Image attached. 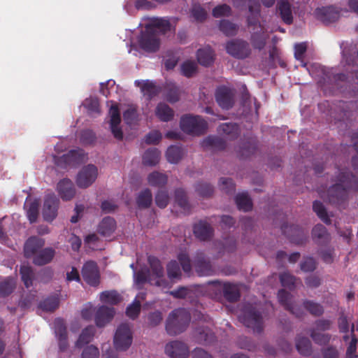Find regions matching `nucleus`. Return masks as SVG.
Masks as SVG:
<instances>
[{
  "label": "nucleus",
  "instance_id": "nucleus-1",
  "mask_svg": "<svg viewBox=\"0 0 358 358\" xmlns=\"http://www.w3.org/2000/svg\"><path fill=\"white\" fill-rule=\"evenodd\" d=\"M335 183L327 191V201L337 208H344L350 190L358 192V177L348 169H338L332 179Z\"/></svg>",
  "mask_w": 358,
  "mask_h": 358
},
{
  "label": "nucleus",
  "instance_id": "nucleus-2",
  "mask_svg": "<svg viewBox=\"0 0 358 358\" xmlns=\"http://www.w3.org/2000/svg\"><path fill=\"white\" fill-rule=\"evenodd\" d=\"M170 29L171 24L168 20H153L145 26V31L141 32L138 40L139 47L148 52H157L160 46L159 34H165Z\"/></svg>",
  "mask_w": 358,
  "mask_h": 358
},
{
  "label": "nucleus",
  "instance_id": "nucleus-3",
  "mask_svg": "<svg viewBox=\"0 0 358 358\" xmlns=\"http://www.w3.org/2000/svg\"><path fill=\"white\" fill-rule=\"evenodd\" d=\"M191 320V314L185 308L172 310L166 321V331L171 336H176L184 332Z\"/></svg>",
  "mask_w": 358,
  "mask_h": 358
},
{
  "label": "nucleus",
  "instance_id": "nucleus-4",
  "mask_svg": "<svg viewBox=\"0 0 358 358\" xmlns=\"http://www.w3.org/2000/svg\"><path fill=\"white\" fill-rule=\"evenodd\" d=\"M241 320L248 328L252 329L254 333L261 334L264 328V322L261 311L256 306L245 303L242 308Z\"/></svg>",
  "mask_w": 358,
  "mask_h": 358
},
{
  "label": "nucleus",
  "instance_id": "nucleus-5",
  "mask_svg": "<svg viewBox=\"0 0 358 358\" xmlns=\"http://www.w3.org/2000/svg\"><path fill=\"white\" fill-rule=\"evenodd\" d=\"M180 126L185 133L194 136L203 134L208 129V124L202 117L191 115L182 116Z\"/></svg>",
  "mask_w": 358,
  "mask_h": 358
},
{
  "label": "nucleus",
  "instance_id": "nucleus-6",
  "mask_svg": "<svg viewBox=\"0 0 358 358\" xmlns=\"http://www.w3.org/2000/svg\"><path fill=\"white\" fill-rule=\"evenodd\" d=\"M132 333L128 324L122 323L114 336V345L117 350H127L132 343Z\"/></svg>",
  "mask_w": 358,
  "mask_h": 358
},
{
  "label": "nucleus",
  "instance_id": "nucleus-7",
  "mask_svg": "<svg viewBox=\"0 0 358 358\" xmlns=\"http://www.w3.org/2000/svg\"><path fill=\"white\" fill-rule=\"evenodd\" d=\"M150 271L152 280L150 281L159 287H166L168 282L164 278V271L160 260L152 255L148 257Z\"/></svg>",
  "mask_w": 358,
  "mask_h": 358
},
{
  "label": "nucleus",
  "instance_id": "nucleus-8",
  "mask_svg": "<svg viewBox=\"0 0 358 358\" xmlns=\"http://www.w3.org/2000/svg\"><path fill=\"white\" fill-rule=\"evenodd\" d=\"M227 52L234 58L243 59L249 57L251 50L249 43L242 39H233L226 44Z\"/></svg>",
  "mask_w": 358,
  "mask_h": 358
},
{
  "label": "nucleus",
  "instance_id": "nucleus-9",
  "mask_svg": "<svg viewBox=\"0 0 358 358\" xmlns=\"http://www.w3.org/2000/svg\"><path fill=\"white\" fill-rule=\"evenodd\" d=\"M208 284L213 285L217 291L222 292L224 299L229 302H236L241 297L239 289L234 284L222 283L219 280L209 281Z\"/></svg>",
  "mask_w": 358,
  "mask_h": 358
},
{
  "label": "nucleus",
  "instance_id": "nucleus-10",
  "mask_svg": "<svg viewBox=\"0 0 358 358\" xmlns=\"http://www.w3.org/2000/svg\"><path fill=\"white\" fill-rule=\"evenodd\" d=\"M83 158V150H71L61 157H55V163L61 168H66L69 166H75L80 164Z\"/></svg>",
  "mask_w": 358,
  "mask_h": 358
},
{
  "label": "nucleus",
  "instance_id": "nucleus-11",
  "mask_svg": "<svg viewBox=\"0 0 358 358\" xmlns=\"http://www.w3.org/2000/svg\"><path fill=\"white\" fill-rule=\"evenodd\" d=\"M98 169L93 164H88L84 166L78 173L76 184L80 188L90 187L96 179Z\"/></svg>",
  "mask_w": 358,
  "mask_h": 358
},
{
  "label": "nucleus",
  "instance_id": "nucleus-12",
  "mask_svg": "<svg viewBox=\"0 0 358 358\" xmlns=\"http://www.w3.org/2000/svg\"><path fill=\"white\" fill-rule=\"evenodd\" d=\"M164 351L170 358H187L189 349L187 345L180 341L175 340L166 344Z\"/></svg>",
  "mask_w": 358,
  "mask_h": 358
},
{
  "label": "nucleus",
  "instance_id": "nucleus-13",
  "mask_svg": "<svg viewBox=\"0 0 358 358\" xmlns=\"http://www.w3.org/2000/svg\"><path fill=\"white\" fill-rule=\"evenodd\" d=\"M82 275L84 280L90 285L96 287L100 282V274L96 262H87L83 266Z\"/></svg>",
  "mask_w": 358,
  "mask_h": 358
},
{
  "label": "nucleus",
  "instance_id": "nucleus-14",
  "mask_svg": "<svg viewBox=\"0 0 358 358\" xmlns=\"http://www.w3.org/2000/svg\"><path fill=\"white\" fill-rule=\"evenodd\" d=\"M59 201L55 194L46 195L43 208V217L47 222H52L57 215Z\"/></svg>",
  "mask_w": 358,
  "mask_h": 358
},
{
  "label": "nucleus",
  "instance_id": "nucleus-15",
  "mask_svg": "<svg viewBox=\"0 0 358 358\" xmlns=\"http://www.w3.org/2000/svg\"><path fill=\"white\" fill-rule=\"evenodd\" d=\"M281 230L282 234L285 235L291 242L296 245H301L306 242V234L303 229L299 225L283 224L281 226Z\"/></svg>",
  "mask_w": 358,
  "mask_h": 358
},
{
  "label": "nucleus",
  "instance_id": "nucleus-16",
  "mask_svg": "<svg viewBox=\"0 0 358 358\" xmlns=\"http://www.w3.org/2000/svg\"><path fill=\"white\" fill-rule=\"evenodd\" d=\"M311 238L315 244L320 247H326L331 241V236L327 229L322 224H317L311 231Z\"/></svg>",
  "mask_w": 358,
  "mask_h": 358
},
{
  "label": "nucleus",
  "instance_id": "nucleus-17",
  "mask_svg": "<svg viewBox=\"0 0 358 358\" xmlns=\"http://www.w3.org/2000/svg\"><path fill=\"white\" fill-rule=\"evenodd\" d=\"M215 99L223 109H229L234 104V95L231 89L226 86L217 87L215 92Z\"/></svg>",
  "mask_w": 358,
  "mask_h": 358
},
{
  "label": "nucleus",
  "instance_id": "nucleus-18",
  "mask_svg": "<svg viewBox=\"0 0 358 358\" xmlns=\"http://www.w3.org/2000/svg\"><path fill=\"white\" fill-rule=\"evenodd\" d=\"M194 266L197 274L199 276H209L214 273V269L210 260H208L203 252L196 253L194 259Z\"/></svg>",
  "mask_w": 358,
  "mask_h": 358
},
{
  "label": "nucleus",
  "instance_id": "nucleus-19",
  "mask_svg": "<svg viewBox=\"0 0 358 358\" xmlns=\"http://www.w3.org/2000/svg\"><path fill=\"white\" fill-rule=\"evenodd\" d=\"M292 294L283 289H280L278 292V299L280 304L296 317H302L303 315L302 310L292 303Z\"/></svg>",
  "mask_w": 358,
  "mask_h": 358
},
{
  "label": "nucleus",
  "instance_id": "nucleus-20",
  "mask_svg": "<svg viewBox=\"0 0 358 358\" xmlns=\"http://www.w3.org/2000/svg\"><path fill=\"white\" fill-rule=\"evenodd\" d=\"M194 336L201 344L208 345L215 341L214 332L208 326L198 325L194 330Z\"/></svg>",
  "mask_w": 358,
  "mask_h": 358
},
{
  "label": "nucleus",
  "instance_id": "nucleus-21",
  "mask_svg": "<svg viewBox=\"0 0 358 358\" xmlns=\"http://www.w3.org/2000/svg\"><path fill=\"white\" fill-rule=\"evenodd\" d=\"M110 126L111 132L114 137L117 140L123 138V132L122 129L119 127L121 122L120 113L117 105H113L110 108Z\"/></svg>",
  "mask_w": 358,
  "mask_h": 358
},
{
  "label": "nucleus",
  "instance_id": "nucleus-22",
  "mask_svg": "<svg viewBox=\"0 0 358 358\" xmlns=\"http://www.w3.org/2000/svg\"><path fill=\"white\" fill-rule=\"evenodd\" d=\"M45 245V241L37 236H31L25 242L24 246V256L27 258L34 257Z\"/></svg>",
  "mask_w": 358,
  "mask_h": 358
},
{
  "label": "nucleus",
  "instance_id": "nucleus-23",
  "mask_svg": "<svg viewBox=\"0 0 358 358\" xmlns=\"http://www.w3.org/2000/svg\"><path fill=\"white\" fill-rule=\"evenodd\" d=\"M315 14L318 20L325 24L334 22L340 16L339 12L333 6L317 8Z\"/></svg>",
  "mask_w": 358,
  "mask_h": 358
},
{
  "label": "nucleus",
  "instance_id": "nucleus-24",
  "mask_svg": "<svg viewBox=\"0 0 358 358\" xmlns=\"http://www.w3.org/2000/svg\"><path fill=\"white\" fill-rule=\"evenodd\" d=\"M201 145L203 150L213 152L223 150L227 147L226 141L216 136H208L202 141Z\"/></svg>",
  "mask_w": 358,
  "mask_h": 358
},
{
  "label": "nucleus",
  "instance_id": "nucleus-25",
  "mask_svg": "<svg viewBox=\"0 0 358 358\" xmlns=\"http://www.w3.org/2000/svg\"><path fill=\"white\" fill-rule=\"evenodd\" d=\"M57 190L60 197L64 201L72 199L76 194L74 185L68 178H64L57 183Z\"/></svg>",
  "mask_w": 358,
  "mask_h": 358
},
{
  "label": "nucleus",
  "instance_id": "nucleus-26",
  "mask_svg": "<svg viewBox=\"0 0 358 358\" xmlns=\"http://www.w3.org/2000/svg\"><path fill=\"white\" fill-rule=\"evenodd\" d=\"M115 313V308L113 307H108L106 306H100L95 315V322L97 327H104L114 317Z\"/></svg>",
  "mask_w": 358,
  "mask_h": 358
},
{
  "label": "nucleus",
  "instance_id": "nucleus-27",
  "mask_svg": "<svg viewBox=\"0 0 358 358\" xmlns=\"http://www.w3.org/2000/svg\"><path fill=\"white\" fill-rule=\"evenodd\" d=\"M276 9L285 24L289 25L293 23L292 6L287 0H280L277 3Z\"/></svg>",
  "mask_w": 358,
  "mask_h": 358
},
{
  "label": "nucleus",
  "instance_id": "nucleus-28",
  "mask_svg": "<svg viewBox=\"0 0 358 358\" xmlns=\"http://www.w3.org/2000/svg\"><path fill=\"white\" fill-rule=\"evenodd\" d=\"M257 150V142L256 139L250 138L241 141L238 154L240 157L246 159L254 155Z\"/></svg>",
  "mask_w": 358,
  "mask_h": 358
},
{
  "label": "nucleus",
  "instance_id": "nucleus-29",
  "mask_svg": "<svg viewBox=\"0 0 358 358\" xmlns=\"http://www.w3.org/2000/svg\"><path fill=\"white\" fill-rule=\"evenodd\" d=\"M194 234L201 241H208L213 236V229L206 222L200 221L194 224Z\"/></svg>",
  "mask_w": 358,
  "mask_h": 358
},
{
  "label": "nucleus",
  "instance_id": "nucleus-30",
  "mask_svg": "<svg viewBox=\"0 0 358 358\" xmlns=\"http://www.w3.org/2000/svg\"><path fill=\"white\" fill-rule=\"evenodd\" d=\"M55 255V250L52 248L41 249L34 257L33 263L37 266H43L50 263Z\"/></svg>",
  "mask_w": 358,
  "mask_h": 358
},
{
  "label": "nucleus",
  "instance_id": "nucleus-31",
  "mask_svg": "<svg viewBox=\"0 0 358 358\" xmlns=\"http://www.w3.org/2000/svg\"><path fill=\"white\" fill-rule=\"evenodd\" d=\"M116 229V222L114 218L107 216L101 220L97 229L98 233L104 236L108 237L112 235Z\"/></svg>",
  "mask_w": 358,
  "mask_h": 358
},
{
  "label": "nucleus",
  "instance_id": "nucleus-32",
  "mask_svg": "<svg viewBox=\"0 0 358 358\" xmlns=\"http://www.w3.org/2000/svg\"><path fill=\"white\" fill-rule=\"evenodd\" d=\"M267 38L264 28L252 31L250 37L252 45L254 48L261 50L265 47Z\"/></svg>",
  "mask_w": 358,
  "mask_h": 358
},
{
  "label": "nucleus",
  "instance_id": "nucleus-33",
  "mask_svg": "<svg viewBox=\"0 0 358 358\" xmlns=\"http://www.w3.org/2000/svg\"><path fill=\"white\" fill-rule=\"evenodd\" d=\"M160 156L161 152L157 148H149L144 152L143 155V164L145 166H155L159 162Z\"/></svg>",
  "mask_w": 358,
  "mask_h": 358
},
{
  "label": "nucleus",
  "instance_id": "nucleus-34",
  "mask_svg": "<svg viewBox=\"0 0 358 358\" xmlns=\"http://www.w3.org/2000/svg\"><path fill=\"white\" fill-rule=\"evenodd\" d=\"M219 131L229 139H235L240 135L238 124L234 122L223 123L219 126Z\"/></svg>",
  "mask_w": 358,
  "mask_h": 358
},
{
  "label": "nucleus",
  "instance_id": "nucleus-35",
  "mask_svg": "<svg viewBox=\"0 0 358 358\" xmlns=\"http://www.w3.org/2000/svg\"><path fill=\"white\" fill-rule=\"evenodd\" d=\"M214 52L210 48L199 49L196 52L198 62L204 66H210L214 61Z\"/></svg>",
  "mask_w": 358,
  "mask_h": 358
},
{
  "label": "nucleus",
  "instance_id": "nucleus-36",
  "mask_svg": "<svg viewBox=\"0 0 358 358\" xmlns=\"http://www.w3.org/2000/svg\"><path fill=\"white\" fill-rule=\"evenodd\" d=\"M95 334V328L92 325L85 327L80 334L76 343V347L82 348L84 345L90 343Z\"/></svg>",
  "mask_w": 358,
  "mask_h": 358
},
{
  "label": "nucleus",
  "instance_id": "nucleus-37",
  "mask_svg": "<svg viewBox=\"0 0 358 358\" xmlns=\"http://www.w3.org/2000/svg\"><path fill=\"white\" fill-rule=\"evenodd\" d=\"M157 117L162 122L171 121L174 115V112L167 104L159 103L155 109Z\"/></svg>",
  "mask_w": 358,
  "mask_h": 358
},
{
  "label": "nucleus",
  "instance_id": "nucleus-38",
  "mask_svg": "<svg viewBox=\"0 0 358 358\" xmlns=\"http://www.w3.org/2000/svg\"><path fill=\"white\" fill-rule=\"evenodd\" d=\"M180 92L178 87L173 83H167L164 87L166 99L171 103L177 102L180 99Z\"/></svg>",
  "mask_w": 358,
  "mask_h": 358
},
{
  "label": "nucleus",
  "instance_id": "nucleus-39",
  "mask_svg": "<svg viewBox=\"0 0 358 358\" xmlns=\"http://www.w3.org/2000/svg\"><path fill=\"white\" fill-rule=\"evenodd\" d=\"M296 348L303 356H309L312 351L311 342L305 336H298L296 338Z\"/></svg>",
  "mask_w": 358,
  "mask_h": 358
},
{
  "label": "nucleus",
  "instance_id": "nucleus-40",
  "mask_svg": "<svg viewBox=\"0 0 358 358\" xmlns=\"http://www.w3.org/2000/svg\"><path fill=\"white\" fill-rule=\"evenodd\" d=\"M184 155L183 149L179 145H171L168 148L166 157L169 162L177 164Z\"/></svg>",
  "mask_w": 358,
  "mask_h": 358
},
{
  "label": "nucleus",
  "instance_id": "nucleus-41",
  "mask_svg": "<svg viewBox=\"0 0 358 358\" xmlns=\"http://www.w3.org/2000/svg\"><path fill=\"white\" fill-rule=\"evenodd\" d=\"M235 202L239 210L248 212L252 208V202L247 192L238 194L235 197Z\"/></svg>",
  "mask_w": 358,
  "mask_h": 358
},
{
  "label": "nucleus",
  "instance_id": "nucleus-42",
  "mask_svg": "<svg viewBox=\"0 0 358 358\" xmlns=\"http://www.w3.org/2000/svg\"><path fill=\"white\" fill-rule=\"evenodd\" d=\"M303 306L306 310L315 317H320L324 312L322 305L313 300H304L303 301Z\"/></svg>",
  "mask_w": 358,
  "mask_h": 358
},
{
  "label": "nucleus",
  "instance_id": "nucleus-43",
  "mask_svg": "<svg viewBox=\"0 0 358 358\" xmlns=\"http://www.w3.org/2000/svg\"><path fill=\"white\" fill-rule=\"evenodd\" d=\"M148 181L152 187H162L166 185L168 177L164 173L153 171L148 175Z\"/></svg>",
  "mask_w": 358,
  "mask_h": 358
},
{
  "label": "nucleus",
  "instance_id": "nucleus-44",
  "mask_svg": "<svg viewBox=\"0 0 358 358\" xmlns=\"http://www.w3.org/2000/svg\"><path fill=\"white\" fill-rule=\"evenodd\" d=\"M313 210L317 217L327 225L331 224V220L324 204L320 201H315Z\"/></svg>",
  "mask_w": 358,
  "mask_h": 358
},
{
  "label": "nucleus",
  "instance_id": "nucleus-45",
  "mask_svg": "<svg viewBox=\"0 0 358 358\" xmlns=\"http://www.w3.org/2000/svg\"><path fill=\"white\" fill-rule=\"evenodd\" d=\"M313 210L317 217L327 225L331 224V220L324 204L320 201H315Z\"/></svg>",
  "mask_w": 358,
  "mask_h": 358
},
{
  "label": "nucleus",
  "instance_id": "nucleus-46",
  "mask_svg": "<svg viewBox=\"0 0 358 358\" xmlns=\"http://www.w3.org/2000/svg\"><path fill=\"white\" fill-rule=\"evenodd\" d=\"M338 108L342 113V118L348 119L352 116V112L358 109V106L357 101H339Z\"/></svg>",
  "mask_w": 358,
  "mask_h": 358
},
{
  "label": "nucleus",
  "instance_id": "nucleus-47",
  "mask_svg": "<svg viewBox=\"0 0 358 358\" xmlns=\"http://www.w3.org/2000/svg\"><path fill=\"white\" fill-rule=\"evenodd\" d=\"M152 201V194L148 188L141 191L136 198V203L140 208H149L151 206Z\"/></svg>",
  "mask_w": 358,
  "mask_h": 358
},
{
  "label": "nucleus",
  "instance_id": "nucleus-48",
  "mask_svg": "<svg viewBox=\"0 0 358 358\" xmlns=\"http://www.w3.org/2000/svg\"><path fill=\"white\" fill-rule=\"evenodd\" d=\"M21 280L27 288L33 285L34 279V273L32 268L27 265H22L20 269Z\"/></svg>",
  "mask_w": 358,
  "mask_h": 358
},
{
  "label": "nucleus",
  "instance_id": "nucleus-49",
  "mask_svg": "<svg viewBox=\"0 0 358 358\" xmlns=\"http://www.w3.org/2000/svg\"><path fill=\"white\" fill-rule=\"evenodd\" d=\"M152 280L150 271L148 268H143L134 272V281L136 285H143L148 282L151 285H155L150 282Z\"/></svg>",
  "mask_w": 358,
  "mask_h": 358
},
{
  "label": "nucleus",
  "instance_id": "nucleus-50",
  "mask_svg": "<svg viewBox=\"0 0 358 358\" xmlns=\"http://www.w3.org/2000/svg\"><path fill=\"white\" fill-rule=\"evenodd\" d=\"M15 288V280L13 278L7 277L0 282V297L10 295Z\"/></svg>",
  "mask_w": 358,
  "mask_h": 358
},
{
  "label": "nucleus",
  "instance_id": "nucleus-51",
  "mask_svg": "<svg viewBox=\"0 0 358 358\" xmlns=\"http://www.w3.org/2000/svg\"><path fill=\"white\" fill-rule=\"evenodd\" d=\"M37 301V295L36 291H31L23 294L18 303L19 307L22 310L29 309Z\"/></svg>",
  "mask_w": 358,
  "mask_h": 358
},
{
  "label": "nucleus",
  "instance_id": "nucleus-52",
  "mask_svg": "<svg viewBox=\"0 0 358 358\" xmlns=\"http://www.w3.org/2000/svg\"><path fill=\"white\" fill-rule=\"evenodd\" d=\"M176 203L185 211H189L190 206L187 200V194L182 188H178L174 192Z\"/></svg>",
  "mask_w": 358,
  "mask_h": 358
},
{
  "label": "nucleus",
  "instance_id": "nucleus-53",
  "mask_svg": "<svg viewBox=\"0 0 358 358\" xmlns=\"http://www.w3.org/2000/svg\"><path fill=\"white\" fill-rule=\"evenodd\" d=\"M59 304V299L57 296H51L39 303V307L46 312H53Z\"/></svg>",
  "mask_w": 358,
  "mask_h": 358
},
{
  "label": "nucleus",
  "instance_id": "nucleus-54",
  "mask_svg": "<svg viewBox=\"0 0 358 358\" xmlns=\"http://www.w3.org/2000/svg\"><path fill=\"white\" fill-rule=\"evenodd\" d=\"M100 300L103 303L117 305L122 301V297L116 291H105L101 292Z\"/></svg>",
  "mask_w": 358,
  "mask_h": 358
},
{
  "label": "nucleus",
  "instance_id": "nucleus-55",
  "mask_svg": "<svg viewBox=\"0 0 358 358\" xmlns=\"http://www.w3.org/2000/svg\"><path fill=\"white\" fill-rule=\"evenodd\" d=\"M219 29L227 36H233L237 34L238 27L228 20H222L220 22Z\"/></svg>",
  "mask_w": 358,
  "mask_h": 358
},
{
  "label": "nucleus",
  "instance_id": "nucleus-56",
  "mask_svg": "<svg viewBox=\"0 0 358 358\" xmlns=\"http://www.w3.org/2000/svg\"><path fill=\"white\" fill-rule=\"evenodd\" d=\"M309 334L313 341L320 345H327L331 338V336L329 334L318 332L315 329H310Z\"/></svg>",
  "mask_w": 358,
  "mask_h": 358
},
{
  "label": "nucleus",
  "instance_id": "nucleus-57",
  "mask_svg": "<svg viewBox=\"0 0 358 358\" xmlns=\"http://www.w3.org/2000/svg\"><path fill=\"white\" fill-rule=\"evenodd\" d=\"M166 271L170 280L180 279L182 273L180 265L176 260H172L167 264Z\"/></svg>",
  "mask_w": 358,
  "mask_h": 358
},
{
  "label": "nucleus",
  "instance_id": "nucleus-58",
  "mask_svg": "<svg viewBox=\"0 0 358 358\" xmlns=\"http://www.w3.org/2000/svg\"><path fill=\"white\" fill-rule=\"evenodd\" d=\"M141 304L139 300L134 299L126 309V315L131 320H136L141 313Z\"/></svg>",
  "mask_w": 358,
  "mask_h": 358
},
{
  "label": "nucleus",
  "instance_id": "nucleus-59",
  "mask_svg": "<svg viewBox=\"0 0 358 358\" xmlns=\"http://www.w3.org/2000/svg\"><path fill=\"white\" fill-rule=\"evenodd\" d=\"M196 192L202 197H210L214 192L213 187L207 182H199L195 187Z\"/></svg>",
  "mask_w": 358,
  "mask_h": 358
},
{
  "label": "nucleus",
  "instance_id": "nucleus-60",
  "mask_svg": "<svg viewBox=\"0 0 358 358\" xmlns=\"http://www.w3.org/2000/svg\"><path fill=\"white\" fill-rule=\"evenodd\" d=\"M298 279L289 272H283L280 275V280L282 286L294 289Z\"/></svg>",
  "mask_w": 358,
  "mask_h": 358
},
{
  "label": "nucleus",
  "instance_id": "nucleus-61",
  "mask_svg": "<svg viewBox=\"0 0 358 358\" xmlns=\"http://www.w3.org/2000/svg\"><path fill=\"white\" fill-rule=\"evenodd\" d=\"M39 206L40 202L37 199H35L29 203L27 211V215L31 223H34L37 220Z\"/></svg>",
  "mask_w": 358,
  "mask_h": 358
},
{
  "label": "nucleus",
  "instance_id": "nucleus-62",
  "mask_svg": "<svg viewBox=\"0 0 358 358\" xmlns=\"http://www.w3.org/2000/svg\"><path fill=\"white\" fill-rule=\"evenodd\" d=\"M140 87L143 94L148 96L149 99H152L159 92V90L154 83L149 80L144 81Z\"/></svg>",
  "mask_w": 358,
  "mask_h": 358
},
{
  "label": "nucleus",
  "instance_id": "nucleus-63",
  "mask_svg": "<svg viewBox=\"0 0 358 358\" xmlns=\"http://www.w3.org/2000/svg\"><path fill=\"white\" fill-rule=\"evenodd\" d=\"M169 202V196L166 189H159L155 195V203L160 208H164Z\"/></svg>",
  "mask_w": 358,
  "mask_h": 358
},
{
  "label": "nucleus",
  "instance_id": "nucleus-64",
  "mask_svg": "<svg viewBox=\"0 0 358 358\" xmlns=\"http://www.w3.org/2000/svg\"><path fill=\"white\" fill-rule=\"evenodd\" d=\"M220 187L222 191L227 194H231L235 192V184L231 178H222L220 180Z\"/></svg>",
  "mask_w": 358,
  "mask_h": 358
}]
</instances>
